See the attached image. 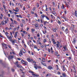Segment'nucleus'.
Returning <instances> with one entry per match:
<instances>
[{
	"instance_id": "nucleus-1",
	"label": "nucleus",
	"mask_w": 77,
	"mask_h": 77,
	"mask_svg": "<svg viewBox=\"0 0 77 77\" xmlns=\"http://www.w3.org/2000/svg\"><path fill=\"white\" fill-rule=\"evenodd\" d=\"M32 59H30V58H27V60L29 62H32Z\"/></svg>"
},
{
	"instance_id": "nucleus-2",
	"label": "nucleus",
	"mask_w": 77,
	"mask_h": 77,
	"mask_svg": "<svg viewBox=\"0 0 77 77\" xmlns=\"http://www.w3.org/2000/svg\"><path fill=\"white\" fill-rule=\"evenodd\" d=\"M32 75H33V77H39V75L38 74H32Z\"/></svg>"
},
{
	"instance_id": "nucleus-3",
	"label": "nucleus",
	"mask_w": 77,
	"mask_h": 77,
	"mask_svg": "<svg viewBox=\"0 0 77 77\" xmlns=\"http://www.w3.org/2000/svg\"><path fill=\"white\" fill-rule=\"evenodd\" d=\"M19 55L20 56H21V55H23V52H22L21 50L20 51V52L19 53Z\"/></svg>"
},
{
	"instance_id": "nucleus-4",
	"label": "nucleus",
	"mask_w": 77,
	"mask_h": 77,
	"mask_svg": "<svg viewBox=\"0 0 77 77\" xmlns=\"http://www.w3.org/2000/svg\"><path fill=\"white\" fill-rule=\"evenodd\" d=\"M44 17H46V16H45L44 14H42L41 15V18H42V20H44Z\"/></svg>"
},
{
	"instance_id": "nucleus-5",
	"label": "nucleus",
	"mask_w": 77,
	"mask_h": 77,
	"mask_svg": "<svg viewBox=\"0 0 77 77\" xmlns=\"http://www.w3.org/2000/svg\"><path fill=\"white\" fill-rule=\"evenodd\" d=\"M75 41H76V39L75 38H74L73 39V41H72V43L74 44H75Z\"/></svg>"
},
{
	"instance_id": "nucleus-6",
	"label": "nucleus",
	"mask_w": 77,
	"mask_h": 77,
	"mask_svg": "<svg viewBox=\"0 0 77 77\" xmlns=\"http://www.w3.org/2000/svg\"><path fill=\"white\" fill-rule=\"evenodd\" d=\"M48 69L51 70L53 69V67L51 66H49L48 67Z\"/></svg>"
},
{
	"instance_id": "nucleus-7",
	"label": "nucleus",
	"mask_w": 77,
	"mask_h": 77,
	"mask_svg": "<svg viewBox=\"0 0 77 77\" xmlns=\"http://www.w3.org/2000/svg\"><path fill=\"white\" fill-rule=\"evenodd\" d=\"M13 58V56H8L9 59H12Z\"/></svg>"
},
{
	"instance_id": "nucleus-8",
	"label": "nucleus",
	"mask_w": 77,
	"mask_h": 77,
	"mask_svg": "<svg viewBox=\"0 0 77 77\" xmlns=\"http://www.w3.org/2000/svg\"><path fill=\"white\" fill-rule=\"evenodd\" d=\"M41 63L42 65H44V66H47V65L45 63H43V62H41Z\"/></svg>"
},
{
	"instance_id": "nucleus-9",
	"label": "nucleus",
	"mask_w": 77,
	"mask_h": 77,
	"mask_svg": "<svg viewBox=\"0 0 77 77\" xmlns=\"http://www.w3.org/2000/svg\"><path fill=\"white\" fill-rule=\"evenodd\" d=\"M2 45L3 47H5H5H7L8 46V45H7V44H6L4 43V44H2Z\"/></svg>"
},
{
	"instance_id": "nucleus-10",
	"label": "nucleus",
	"mask_w": 77,
	"mask_h": 77,
	"mask_svg": "<svg viewBox=\"0 0 77 77\" xmlns=\"http://www.w3.org/2000/svg\"><path fill=\"white\" fill-rule=\"evenodd\" d=\"M37 43L38 44H40V45H42V44H41V43L40 42V41H39V40H37Z\"/></svg>"
},
{
	"instance_id": "nucleus-11",
	"label": "nucleus",
	"mask_w": 77,
	"mask_h": 77,
	"mask_svg": "<svg viewBox=\"0 0 77 77\" xmlns=\"http://www.w3.org/2000/svg\"><path fill=\"white\" fill-rule=\"evenodd\" d=\"M11 42H12L13 45H14L15 44V40H12L11 41H10Z\"/></svg>"
},
{
	"instance_id": "nucleus-12",
	"label": "nucleus",
	"mask_w": 77,
	"mask_h": 77,
	"mask_svg": "<svg viewBox=\"0 0 77 77\" xmlns=\"http://www.w3.org/2000/svg\"><path fill=\"white\" fill-rule=\"evenodd\" d=\"M63 48L64 49V50H63V51H66V50H67V48H66V47L64 46L63 47Z\"/></svg>"
},
{
	"instance_id": "nucleus-13",
	"label": "nucleus",
	"mask_w": 77,
	"mask_h": 77,
	"mask_svg": "<svg viewBox=\"0 0 77 77\" xmlns=\"http://www.w3.org/2000/svg\"><path fill=\"white\" fill-rule=\"evenodd\" d=\"M23 63V64L25 65H27L28 64V63H27V62H26V61H24V63Z\"/></svg>"
},
{
	"instance_id": "nucleus-14",
	"label": "nucleus",
	"mask_w": 77,
	"mask_h": 77,
	"mask_svg": "<svg viewBox=\"0 0 77 77\" xmlns=\"http://www.w3.org/2000/svg\"><path fill=\"white\" fill-rule=\"evenodd\" d=\"M62 76L63 77H67L66 75L64 73L62 74Z\"/></svg>"
},
{
	"instance_id": "nucleus-15",
	"label": "nucleus",
	"mask_w": 77,
	"mask_h": 77,
	"mask_svg": "<svg viewBox=\"0 0 77 77\" xmlns=\"http://www.w3.org/2000/svg\"><path fill=\"white\" fill-rule=\"evenodd\" d=\"M63 71L65 70V65H63Z\"/></svg>"
},
{
	"instance_id": "nucleus-16",
	"label": "nucleus",
	"mask_w": 77,
	"mask_h": 77,
	"mask_svg": "<svg viewBox=\"0 0 77 77\" xmlns=\"http://www.w3.org/2000/svg\"><path fill=\"white\" fill-rule=\"evenodd\" d=\"M17 33H18V32H16L15 33V35H14L15 38H16V37L17 36Z\"/></svg>"
},
{
	"instance_id": "nucleus-17",
	"label": "nucleus",
	"mask_w": 77,
	"mask_h": 77,
	"mask_svg": "<svg viewBox=\"0 0 77 77\" xmlns=\"http://www.w3.org/2000/svg\"><path fill=\"white\" fill-rule=\"evenodd\" d=\"M57 44H56V45L57 46V48H59V44H60V43H59V42L58 41L57 42Z\"/></svg>"
},
{
	"instance_id": "nucleus-18",
	"label": "nucleus",
	"mask_w": 77,
	"mask_h": 77,
	"mask_svg": "<svg viewBox=\"0 0 77 77\" xmlns=\"http://www.w3.org/2000/svg\"><path fill=\"white\" fill-rule=\"evenodd\" d=\"M8 39H9L10 41H12V37H10Z\"/></svg>"
},
{
	"instance_id": "nucleus-19",
	"label": "nucleus",
	"mask_w": 77,
	"mask_h": 77,
	"mask_svg": "<svg viewBox=\"0 0 77 77\" xmlns=\"http://www.w3.org/2000/svg\"><path fill=\"white\" fill-rule=\"evenodd\" d=\"M74 70H73V72H75V73H76V70H75V67H74Z\"/></svg>"
},
{
	"instance_id": "nucleus-20",
	"label": "nucleus",
	"mask_w": 77,
	"mask_h": 77,
	"mask_svg": "<svg viewBox=\"0 0 77 77\" xmlns=\"http://www.w3.org/2000/svg\"><path fill=\"white\" fill-rule=\"evenodd\" d=\"M44 19H42V17L41 18V19H40V21H41V23L42 24V23H43V22H42V20H43Z\"/></svg>"
},
{
	"instance_id": "nucleus-21",
	"label": "nucleus",
	"mask_w": 77,
	"mask_h": 77,
	"mask_svg": "<svg viewBox=\"0 0 77 77\" xmlns=\"http://www.w3.org/2000/svg\"><path fill=\"white\" fill-rule=\"evenodd\" d=\"M62 9H64L65 8V7H64V5L63 4H62V6L61 7Z\"/></svg>"
},
{
	"instance_id": "nucleus-22",
	"label": "nucleus",
	"mask_w": 77,
	"mask_h": 77,
	"mask_svg": "<svg viewBox=\"0 0 77 77\" xmlns=\"http://www.w3.org/2000/svg\"><path fill=\"white\" fill-rule=\"evenodd\" d=\"M42 61L43 62H45V58H42Z\"/></svg>"
},
{
	"instance_id": "nucleus-23",
	"label": "nucleus",
	"mask_w": 77,
	"mask_h": 77,
	"mask_svg": "<svg viewBox=\"0 0 77 77\" xmlns=\"http://www.w3.org/2000/svg\"><path fill=\"white\" fill-rule=\"evenodd\" d=\"M0 19H2V18H3V14H1V16L0 17Z\"/></svg>"
},
{
	"instance_id": "nucleus-24",
	"label": "nucleus",
	"mask_w": 77,
	"mask_h": 77,
	"mask_svg": "<svg viewBox=\"0 0 77 77\" xmlns=\"http://www.w3.org/2000/svg\"><path fill=\"white\" fill-rule=\"evenodd\" d=\"M65 31L66 33H68V28H66Z\"/></svg>"
},
{
	"instance_id": "nucleus-25",
	"label": "nucleus",
	"mask_w": 77,
	"mask_h": 77,
	"mask_svg": "<svg viewBox=\"0 0 77 77\" xmlns=\"http://www.w3.org/2000/svg\"><path fill=\"white\" fill-rule=\"evenodd\" d=\"M31 31L33 33V32H34V31H35V29H31Z\"/></svg>"
},
{
	"instance_id": "nucleus-26",
	"label": "nucleus",
	"mask_w": 77,
	"mask_h": 77,
	"mask_svg": "<svg viewBox=\"0 0 77 77\" xmlns=\"http://www.w3.org/2000/svg\"><path fill=\"white\" fill-rule=\"evenodd\" d=\"M46 19H47L48 20H50V19L49 18H48V16H46Z\"/></svg>"
},
{
	"instance_id": "nucleus-27",
	"label": "nucleus",
	"mask_w": 77,
	"mask_h": 77,
	"mask_svg": "<svg viewBox=\"0 0 77 77\" xmlns=\"http://www.w3.org/2000/svg\"><path fill=\"white\" fill-rule=\"evenodd\" d=\"M22 22L23 23H25V20H24L22 19Z\"/></svg>"
},
{
	"instance_id": "nucleus-28",
	"label": "nucleus",
	"mask_w": 77,
	"mask_h": 77,
	"mask_svg": "<svg viewBox=\"0 0 77 77\" xmlns=\"http://www.w3.org/2000/svg\"><path fill=\"white\" fill-rule=\"evenodd\" d=\"M57 23L59 24H61V22H60V20H58Z\"/></svg>"
},
{
	"instance_id": "nucleus-29",
	"label": "nucleus",
	"mask_w": 77,
	"mask_h": 77,
	"mask_svg": "<svg viewBox=\"0 0 77 77\" xmlns=\"http://www.w3.org/2000/svg\"><path fill=\"white\" fill-rule=\"evenodd\" d=\"M35 25L36 28H37V27H38V24H36Z\"/></svg>"
},
{
	"instance_id": "nucleus-30",
	"label": "nucleus",
	"mask_w": 77,
	"mask_h": 77,
	"mask_svg": "<svg viewBox=\"0 0 77 77\" xmlns=\"http://www.w3.org/2000/svg\"><path fill=\"white\" fill-rule=\"evenodd\" d=\"M18 62L17 61L16 62V63H15V64L16 65H18Z\"/></svg>"
},
{
	"instance_id": "nucleus-31",
	"label": "nucleus",
	"mask_w": 77,
	"mask_h": 77,
	"mask_svg": "<svg viewBox=\"0 0 77 77\" xmlns=\"http://www.w3.org/2000/svg\"><path fill=\"white\" fill-rule=\"evenodd\" d=\"M53 31L54 32H56V30L55 29L53 28Z\"/></svg>"
},
{
	"instance_id": "nucleus-32",
	"label": "nucleus",
	"mask_w": 77,
	"mask_h": 77,
	"mask_svg": "<svg viewBox=\"0 0 77 77\" xmlns=\"http://www.w3.org/2000/svg\"><path fill=\"white\" fill-rule=\"evenodd\" d=\"M62 18H64V19L65 20V21H66V18L65 17H62Z\"/></svg>"
},
{
	"instance_id": "nucleus-33",
	"label": "nucleus",
	"mask_w": 77,
	"mask_h": 77,
	"mask_svg": "<svg viewBox=\"0 0 77 77\" xmlns=\"http://www.w3.org/2000/svg\"><path fill=\"white\" fill-rule=\"evenodd\" d=\"M29 72H30V73H32V74H34V72L32 71H29Z\"/></svg>"
},
{
	"instance_id": "nucleus-34",
	"label": "nucleus",
	"mask_w": 77,
	"mask_h": 77,
	"mask_svg": "<svg viewBox=\"0 0 77 77\" xmlns=\"http://www.w3.org/2000/svg\"><path fill=\"white\" fill-rule=\"evenodd\" d=\"M16 10L18 11V12H19V9L18 8H16Z\"/></svg>"
},
{
	"instance_id": "nucleus-35",
	"label": "nucleus",
	"mask_w": 77,
	"mask_h": 77,
	"mask_svg": "<svg viewBox=\"0 0 77 77\" xmlns=\"http://www.w3.org/2000/svg\"><path fill=\"white\" fill-rule=\"evenodd\" d=\"M1 24H2V25H4L5 24V23H4V22L3 21L1 23Z\"/></svg>"
},
{
	"instance_id": "nucleus-36",
	"label": "nucleus",
	"mask_w": 77,
	"mask_h": 77,
	"mask_svg": "<svg viewBox=\"0 0 77 77\" xmlns=\"http://www.w3.org/2000/svg\"><path fill=\"white\" fill-rule=\"evenodd\" d=\"M34 15H35L36 16V17H38V15H37V14H36V13H35Z\"/></svg>"
},
{
	"instance_id": "nucleus-37",
	"label": "nucleus",
	"mask_w": 77,
	"mask_h": 77,
	"mask_svg": "<svg viewBox=\"0 0 77 77\" xmlns=\"http://www.w3.org/2000/svg\"><path fill=\"white\" fill-rule=\"evenodd\" d=\"M72 51L74 55H75V51H72Z\"/></svg>"
},
{
	"instance_id": "nucleus-38",
	"label": "nucleus",
	"mask_w": 77,
	"mask_h": 77,
	"mask_svg": "<svg viewBox=\"0 0 77 77\" xmlns=\"http://www.w3.org/2000/svg\"><path fill=\"white\" fill-rule=\"evenodd\" d=\"M47 41V39H44L43 41L44 42H45Z\"/></svg>"
},
{
	"instance_id": "nucleus-39",
	"label": "nucleus",
	"mask_w": 77,
	"mask_h": 77,
	"mask_svg": "<svg viewBox=\"0 0 77 77\" xmlns=\"http://www.w3.org/2000/svg\"><path fill=\"white\" fill-rule=\"evenodd\" d=\"M46 23H48V22H47V21L44 22V24H46Z\"/></svg>"
},
{
	"instance_id": "nucleus-40",
	"label": "nucleus",
	"mask_w": 77,
	"mask_h": 77,
	"mask_svg": "<svg viewBox=\"0 0 77 77\" xmlns=\"http://www.w3.org/2000/svg\"><path fill=\"white\" fill-rule=\"evenodd\" d=\"M15 46L16 47V48H17V49H18V45L17 44L15 45Z\"/></svg>"
},
{
	"instance_id": "nucleus-41",
	"label": "nucleus",
	"mask_w": 77,
	"mask_h": 77,
	"mask_svg": "<svg viewBox=\"0 0 77 77\" xmlns=\"http://www.w3.org/2000/svg\"><path fill=\"white\" fill-rule=\"evenodd\" d=\"M23 33H24L25 34H26V33H27V32H26L24 31H23Z\"/></svg>"
},
{
	"instance_id": "nucleus-42",
	"label": "nucleus",
	"mask_w": 77,
	"mask_h": 77,
	"mask_svg": "<svg viewBox=\"0 0 77 77\" xmlns=\"http://www.w3.org/2000/svg\"><path fill=\"white\" fill-rule=\"evenodd\" d=\"M31 60L32 61V62H33V63H36V62H35V61H34L33 60Z\"/></svg>"
},
{
	"instance_id": "nucleus-43",
	"label": "nucleus",
	"mask_w": 77,
	"mask_h": 77,
	"mask_svg": "<svg viewBox=\"0 0 77 77\" xmlns=\"http://www.w3.org/2000/svg\"><path fill=\"white\" fill-rule=\"evenodd\" d=\"M48 51L49 53H50V49L49 48H48Z\"/></svg>"
},
{
	"instance_id": "nucleus-44",
	"label": "nucleus",
	"mask_w": 77,
	"mask_h": 77,
	"mask_svg": "<svg viewBox=\"0 0 77 77\" xmlns=\"http://www.w3.org/2000/svg\"><path fill=\"white\" fill-rule=\"evenodd\" d=\"M37 36L38 37H39V36H40V35H39V33H38V34L37 35Z\"/></svg>"
},
{
	"instance_id": "nucleus-45",
	"label": "nucleus",
	"mask_w": 77,
	"mask_h": 77,
	"mask_svg": "<svg viewBox=\"0 0 77 77\" xmlns=\"http://www.w3.org/2000/svg\"><path fill=\"white\" fill-rule=\"evenodd\" d=\"M14 23H15L16 24H17V22L16 21L14 20Z\"/></svg>"
},
{
	"instance_id": "nucleus-46",
	"label": "nucleus",
	"mask_w": 77,
	"mask_h": 77,
	"mask_svg": "<svg viewBox=\"0 0 77 77\" xmlns=\"http://www.w3.org/2000/svg\"><path fill=\"white\" fill-rule=\"evenodd\" d=\"M34 48H36V49H38V48H37V47H36V46H35L34 47Z\"/></svg>"
},
{
	"instance_id": "nucleus-47",
	"label": "nucleus",
	"mask_w": 77,
	"mask_h": 77,
	"mask_svg": "<svg viewBox=\"0 0 77 77\" xmlns=\"http://www.w3.org/2000/svg\"><path fill=\"white\" fill-rule=\"evenodd\" d=\"M3 7L5 9H6V6H5V5H3Z\"/></svg>"
},
{
	"instance_id": "nucleus-48",
	"label": "nucleus",
	"mask_w": 77,
	"mask_h": 77,
	"mask_svg": "<svg viewBox=\"0 0 77 77\" xmlns=\"http://www.w3.org/2000/svg\"><path fill=\"white\" fill-rule=\"evenodd\" d=\"M55 55H56V56H57V54H58V53H57V52H55Z\"/></svg>"
},
{
	"instance_id": "nucleus-49",
	"label": "nucleus",
	"mask_w": 77,
	"mask_h": 77,
	"mask_svg": "<svg viewBox=\"0 0 77 77\" xmlns=\"http://www.w3.org/2000/svg\"><path fill=\"white\" fill-rule=\"evenodd\" d=\"M35 9H36V8H35V7H34V8L33 9V11H35Z\"/></svg>"
},
{
	"instance_id": "nucleus-50",
	"label": "nucleus",
	"mask_w": 77,
	"mask_h": 77,
	"mask_svg": "<svg viewBox=\"0 0 77 77\" xmlns=\"http://www.w3.org/2000/svg\"><path fill=\"white\" fill-rule=\"evenodd\" d=\"M52 41H53L54 43L55 42V40L54 39H52Z\"/></svg>"
},
{
	"instance_id": "nucleus-51",
	"label": "nucleus",
	"mask_w": 77,
	"mask_h": 77,
	"mask_svg": "<svg viewBox=\"0 0 77 77\" xmlns=\"http://www.w3.org/2000/svg\"><path fill=\"white\" fill-rule=\"evenodd\" d=\"M24 62L25 61H24V60H22L21 61V62L22 63H23V62Z\"/></svg>"
},
{
	"instance_id": "nucleus-52",
	"label": "nucleus",
	"mask_w": 77,
	"mask_h": 77,
	"mask_svg": "<svg viewBox=\"0 0 77 77\" xmlns=\"http://www.w3.org/2000/svg\"><path fill=\"white\" fill-rule=\"evenodd\" d=\"M52 3L53 4V5H54H54H55V3H54V2H52Z\"/></svg>"
},
{
	"instance_id": "nucleus-53",
	"label": "nucleus",
	"mask_w": 77,
	"mask_h": 77,
	"mask_svg": "<svg viewBox=\"0 0 77 77\" xmlns=\"http://www.w3.org/2000/svg\"><path fill=\"white\" fill-rule=\"evenodd\" d=\"M37 8H39V4H37Z\"/></svg>"
},
{
	"instance_id": "nucleus-54",
	"label": "nucleus",
	"mask_w": 77,
	"mask_h": 77,
	"mask_svg": "<svg viewBox=\"0 0 77 77\" xmlns=\"http://www.w3.org/2000/svg\"><path fill=\"white\" fill-rule=\"evenodd\" d=\"M31 13L32 14H34V12L33 11H31Z\"/></svg>"
},
{
	"instance_id": "nucleus-55",
	"label": "nucleus",
	"mask_w": 77,
	"mask_h": 77,
	"mask_svg": "<svg viewBox=\"0 0 77 77\" xmlns=\"http://www.w3.org/2000/svg\"><path fill=\"white\" fill-rule=\"evenodd\" d=\"M6 36H7L8 38L10 37V36H9L8 35H7Z\"/></svg>"
},
{
	"instance_id": "nucleus-56",
	"label": "nucleus",
	"mask_w": 77,
	"mask_h": 77,
	"mask_svg": "<svg viewBox=\"0 0 77 77\" xmlns=\"http://www.w3.org/2000/svg\"><path fill=\"white\" fill-rule=\"evenodd\" d=\"M38 68H39V69H42V67H41V66H40L38 67Z\"/></svg>"
},
{
	"instance_id": "nucleus-57",
	"label": "nucleus",
	"mask_w": 77,
	"mask_h": 77,
	"mask_svg": "<svg viewBox=\"0 0 77 77\" xmlns=\"http://www.w3.org/2000/svg\"><path fill=\"white\" fill-rule=\"evenodd\" d=\"M17 67L20 68V66L18 65H17Z\"/></svg>"
},
{
	"instance_id": "nucleus-58",
	"label": "nucleus",
	"mask_w": 77,
	"mask_h": 77,
	"mask_svg": "<svg viewBox=\"0 0 77 77\" xmlns=\"http://www.w3.org/2000/svg\"><path fill=\"white\" fill-rule=\"evenodd\" d=\"M5 24H6V23H7L8 22H7V20H5Z\"/></svg>"
},
{
	"instance_id": "nucleus-59",
	"label": "nucleus",
	"mask_w": 77,
	"mask_h": 77,
	"mask_svg": "<svg viewBox=\"0 0 77 77\" xmlns=\"http://www.w3.org/2000/svg\"><path fill=\"white\" fill-rule=\"evenodd\" d=\"M23 68V66H19V68Z\"/></svg>"
},
{
	"instance_id": "nucleus-60",
	"label": "nucleus",
	"mask_w": 77,
	"mask_h": 77,
	"mask_svg": "<svg viewBox=\"0 0 77 77\" xmlns=\"http://www.w3.org/2000/svg\"><path fill=\"white\" fill-rule=\"evenodd\" d=\"M13 30L14 31H15V30H16V27L14 28Z\"/></svg>"
},
{
	"instance_id": "nucleus-61",
	"label": "nucleus",
	"mask_w": 77,
	"mask_h": 77,
	"mask_svg": "<svg viewBox=\"0 0 77 77\" xmlns=\"http://www.w3.org/2000/svg\"><path fill=\"white\" fill-rule=\"evenodd\" d=\"M41 47H42V48H44V46L42 45V46H41Z\"/></svg>"
},
{
	"instance_id": "nucleus-62",
	"label": "nucleus",
	"mask_w": 77,
	"mask_h": 77,
	"mask_svg": "<svg viewBox=\"0 0 77 77\" xmlns=\"http://www.w3.org/2000/svg\"><path fill=\"white\" fill-rule=\"evenodd\" d=\"M9 12H10V13H12V11H11V10H9Z\"/></svg>"
},
{
	"instance_id": "nucleus-63",
	"label": "nucleus",
	"mask_w": 77,
	"mask_h": 77,
	"mask_svg": "<svg viewBox=\"0 0 77 77\" xmlns=\"http://www.w3.org/2000/svg\"><path fill=\"white\" fill-rule=\"evenodd\" d=\"M57 74H60V72H58L57 73Z\"/></svg>"
},
{
	"instance_id": "nucleus-64",
	"label": "nucleus",
	"mask_w": 77,
	"mask_h": 77,
	"mask_svg": "<svg viewBox=\"0 0 77 77\" xmlns=\"http://www.w3.org/2000/svg\"><path fill=\"white\" fill-rule=\"evenodd\" d=\"M52 13L53 14H54V15H55L56 14V13L55 12H54V13L52 12Z\"/></svg>"
}]
</instances>
